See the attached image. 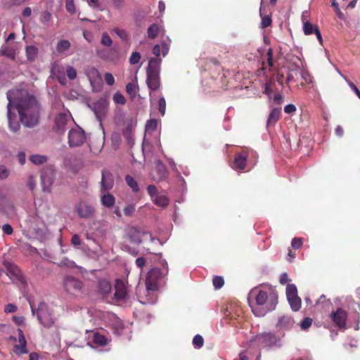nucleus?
Here are the masks:
<instances>
[{"instance_id": "obj_1", "label": "nucleus", "mask_w": 360, "mask_h": 360, "mask_svg": "<svg viewBox=\"0 0 360 360\" xmlns=\"http://www.w3.org/2000/svg\"><path fill=\"white\" fill-rule=\"evenodd\" d=\"M16 94L18 96L14 104L18 110L21 123L25 127L31 128L39 122V105L36 98L26 91H17L15 94L13 91H8L6 94L8 101L7 117L10 130L14 133L17 132L20 127L19 122L16 120V115L11 112L13 99L15 98Z\"/></svg>"}, {"instance_id": "obj_2", "label": "nucleus", "mask_w": 360, "mask_h": 360, "mask_svg": "<svg viewBox=\"0 0 360 360\" xmlns=\"http://www.w3.org/2000/svg\"><path fill=\"white\" fill-rule=\"evenodd\" d=\"M249 297L255 299L257 304L263 309V311L257 312L256 309H252L253 312L258 316H264L266 312L273 311L278 303L277 293L271 288H269L267 290L259 288L252 289Z\"/></svg>"}, {"instance_id": "obj_3", "label": "nucleus", "mask_w": 360, "mask_h": 360, "mask_svg": "<svg viewBox=\"0 0 360 360\" xmlns=\"http://www.w3.org/2000/svg\"><path fill=\"white\" fill-rule=\"evenodd\" d=\"M30 304L32 314L37 315L38 320L44 327L50 328L56 326L58 317L53 307H49L44 302H41L37 309H35L31 302H30Z\"/></svg>"}, {"instance_id": "obj_4", "label": "nucleus", "mask_w": 360, "mask_h": 360, "mask_svg": "<svg viewBox=\"0 0 360 360\" xmlns=\"http://www.w3.org/2000/svg\"><path fill=\"white\" fill-rule=\"evenodd\" d=\"M161 61L160 58H151L147 67L146 83L148 88L153 91L158 90L160 85V70Z\"/></svg>"}, {"instance_id": "obj_5", "label": "nucleus", "mask_w": 360, "mask_h": 360, "mask_svg": "<svg viewBox=\"0 0 360 360\" xmlns=\"http://www.w3.org/2000/svg\"><path fill=\"white\" fill-rule=\"evenodd\" d=\"M252 341L262 347L280 348L283 345L281 338L271 332L259 333L254 337Z\"/></svg>"}, {"instance_id": "obj_6", "label": "nucleus", "mask_w": 360, "mask_h": 360, "mask_svg": "<svg viewBox=\"0 0 360 360\" xmlns=\"http://www.w3.org/2000/svg\"><path fill=\"white\" fill-rule=\"evenodd\" d=\"M167 274V269L158 268L151 269L146 277V285L148 293L153 292L158 289L160 281Z\"/></svg>"}, {"instance_id": "obj_7", "label": "nucleus", "mask_w": 360, "mask_h": 360, "mask_svg": "<svg viewBox=\"0 0 360 360\" xmlns=\"http://www.w3.org/2000/svg\"><path fill=\"white\" fill-rule=\"evenodd\" d=\"M63 285L65 290L74 296H79L84 292V285L82 281L72 276H65Z\"/></svg>"}, {"instance_id": "obj_8", "label": "nucleus", "mask_w": 360, "mask_h": 360, "mask_svg": "<svg viewBox=\"0 0 360 360\" xmlns=\"http://www.w3.org/2000/svg\"><path fill=\"white\" fill-rule=\"evenodd\" d=\"M127 234L129 240L134 244H139L148 238L151 242H153L155 240L150 233L141 231L135 227L129 228Z\"/></svg>"}, {"instance_id": "obj_9", "label": "nucleus", "mask_w": 360, "mask_h": 360, "mask_svg": "<svg viewBox=\"0 0 360 360\" xmlns=\"http://www.w3.org/2000/svg\"><path fill=\"white\" fill-rule=\"evenodd\" d=\"M78 216L82 219L92 218L96 212L94 207L86 200H80L75 207Z\"/></svg>"}, {"instance_id": "obj_10", "label": "nucleus", "mask_w": 360, "mask_h": 360, "mask_svg": "<svg viewBox=\"0 0 360 360\" xmlns=\"http://www.w3.org/2000/svg\"><path fill=\"white\" fill-rule=\"evenodd\" d=\"M294 320L288 315H281L276 319L275 328L278 333H284L290 330L294 326ZM284 335V334H283Z\"/></svg>"}, {"instance_id": "obj_11", "label": "nucleus", "mask_w": 360, "mask_h": 360, "mask_svg": "<svg viewBox=\"0 0 360 360\" xmlns=\"http://www.w3.org/2000/svg\"><path fill=\"white\" fill-rule=\"evenodd\" d=\"M84 131L81 128L70 130L68 133V143L70 147L79 146L84 143Z\"/></svg>"}, {"instance_id": "obj_12", "label": "nucleus", "mask_w": 360, "mask_h": 360, "mask_svg": "<svg viewBox=\"0 0 360 360\" xmlns=\"http://www.w3.org/2000/svg\"><path fill=\"white\" fill-rule=\"evenodd\" d=\"M115 290V292L113 295L114 301L117 304L124 302L127 298V290L125 283L121 279H117Z\"/></svg>"}, {"instance_id": "obj_13", "label": "nucleus", "mask_w": 360, "mask_h": 360, "mask_svg": "<svg viewBox=\"0 0 360 360\" xmlns=\"http://www.w3.org/2000/svg\"><path fill=\"white\" fill-rule=\"evenodd\" d=\"M248 153L246 151L237 153L235 155L234 160L231 162V167L235 170H243L247 165Z\"/></svg>"}, {"instance_id": "obj_14", "label": "nucleus", "mask_w": 360, "mask_h": 360, "mask_svg": "<svg viewBox=\"0 0 360 360\" xmlns=\"http://www.w3.org/2000/svg\"><path fill=\"white\" fill-rule=\"evenodd\" d=\"M330 317L339 328H345L347 317L345 311L342 309H338L335 312L331 313Z\"/></svg>"}, {"instance_id": "obj_15", "label": "nucleus", "mask_w": 360, "mask_h": 360, "mask_svg": "<svg viewBox=\"0 0 360 360\" xmlns=\"http://www.w3.org/2000/svg\"><path fill=\"white\" fill-rule=\"evenodd\" d=\"M7 269V275L13 281L24 282V277L20 269L15 265L8 264L6 265Z\"/></svg>"}, {"instance_id": "obj_16", "label": "nucleus", "mask_w": 360, "mask_h": 360, "mask_svg": "<svg viewBox=\"0 0 360 360\" xmlns=\"http://www.w3.org/2000/svg\"><path fill=\"white\" fill-rule=\"evenodd\" d=\"M17 44L15 43L6 44L0 48V56H6L13 60L15 59Z\"/></svg>"}, {"instance_id": "obj_17", "label": "nucleus", "mask_w": 360, "mask_h": 360, "mask_svg": "<svg viewBox=\"0 0 360 360\" xmlns=\"http://www.w3.org/2000/svg\"><path fill=\"white\" fill-rule=\"evenodd\" d=\"M18 345L14 346V352L17 354H27V342L24 333L21 329H18Z\"/></svg>"}, {"instance_id": "obj_18", "label": "nucleus", "mask_w": 360, "mask_h": 360, "mask_svg": "<svg viewBox=\"0 0 360 360\" xmlns=\"http://www.w3.org/2000/svg\"><path fill=\"white\" fill-rule=\"evenodd\" d=\"M116 53L117 51L115 48L111 49L110 51H106L99 48L96 49L97 56L105 60H115L117 58Z\"/></svg>"}, {"instance_id": "obj_19", "label": "nucleus", "mask_w": 360, "mask_h": 360, "mask_svg": "<svg viewBox=\"0 0 360 360\" xmlns=\"http://www.w3.org/2000/svg\"><path fill=\"white\" fill-rule=\"evenodd\" d=\"M70 116L67 113H60L55 120V124L57 130L60 133L65 131V127L69 121Z\"/></svg>"}, {"instance_id": "obj_20", "label": "nucleus", "mask_w": 360, "mask_h": 360, "mask_svg": "<svg viewBox=\"0 0 360 360\" xmlns=\"http://www.w3.org/2000/svg\"><path fill=\"white\" fill-rule=\"evenodd\" d=\"M101 202L105 207L111 208L115 203V199L109 192H103L101 193Z\"/></svg>"}, {"instance_id": "obj_21", "label": "nucleus", "mask_w": 360, "mask_h": 360, "mask_svg": "<svg viewBox=\"0 0 360 360\" xmlns=\"http://www.w3.org/2000/svg\"><path fill=\"white\" fill-rule=\"evenodd\" d=\"M281 115V108H274L271 110L267 122L266 127H269L271 125H274L278 120L280 119Z\"/></svg>"}, {"instance_id": "obj_22", "label": "nucleus", "mask_w": 360, "mask_h": 360, "mask_svg": "<svg viewBox=\"0 0 360 360\" xmlns=\"http://www.w3.org/2000/svg\"><path fill=\"white\" fill-rule=\"evenodd\" d=\"M112 286L107 280H101L98 282V290L104 297H107L111 292Z\"/></svg>"}, {"instance_id": "obj_23", "label": "nucleus", "mask_w": 360, "mask_h": 360, "mask_svg": "<svg viewBox=\"0 0 360 360\" xmlns=\"http://www.w3.org/2000/svg\"><path fill=\"white\" fill-rule=\"evenodd\" d=\"M153 202L160 207H166L169 202L168 197L164 193H159L153 199Z\"/></svg>"}, {"instance_id": "obj_24", "label": "nucleus", "mask_w": 360, "mask_h": 360, "mask_svg": "<svg viewBox=\"0 0 360 360\" xmlns=\"http://www.w3.org/2000/svg\"><path fill=\"white\" fill-rule=\"evenodd\" d=\"M122 176L117 172H112L108 169L102 170L101 180H120Z\"/></svg>"}, {"instance_id": "obj_25", "label": "nucleus", "mask_w": 360, "mask_h": 360, "mask_svg": "<svg viewBox=\"0 0 360 360\" xmlns=\"http://www.w3.org/2000/svg\"><path fill=\"white\" fill-rule=\"evenodd\" d=\"M71 46L70 42L67 39H60L56 44V51L59 53H63L70 49Z\"/></svg>"}, {"instance_id": "obj_26", "label": "nucleus", "mask_w": 360, "mask_h": 360, "mask_svg": "<svg viewBox=\"0 0 360 360\" xmlns=\"http://www.w3.org/2000/svg\"><path fill=\"white\" fill-rule=\"evenodd\" d=\"M26 56L27 60L30 61H33L36 59L38 55V49L34 46H27L26 47Z\"/></svg>"}, {"instance_id": "obj_27", "label": "nucleus", "mask_w": 360, "mask_h": 360, "mask_svg": "<svg viewBox=\"0 0 360 360\" xmlns=\"http://www.w3.org/2000/svg\"><path fill=\"white\" fill-rule=\"evenodd\" d=\"M30 160L35 165H41L47 162L46 155L35 154L30 157Z\"/></svg>"}, {"instance_id": "obj_28", "label": "nucleus", "mask_w": 360, "mask_h": 360, "mask_svg": "<svg viewBox=\"0 0 360 360\" xmlns=\"http://www.w3.org/2000/svg\"><path fill=\"white\" fill-rule=\"evenodd\" d=\"M288 301L294 311H297L300 309L301 299L298 296L290 297Z\"/></svg>"}, {"instance_id": "obj_29", "label": "nucleus", "mask_w": 360, "mask_h": 360, "mask_svg": "<svg viewBox=\"0 0 360 360\" xmlns=\"http://www.w3.org/2000/svg\"><path fill=\"white\" fill-rule=\"evenodd\" d=\"M93 342L98 346H104L107 345L108 340L104 335L96 333L93 335Z\"/></svg>"}, {"instance_id": "obj_30", "label": "nucleus", "mask_w": 360, "mask_h": 360, "mask_svg": "<svg viewBox=\"0 0 360 360\" xmlns=\"http://www.w3.org/2000/svg\"><path fill=\"white\" fill-rule=\"evenodd\" d=\"M160 32V27L158 24H152L147 30L148 37L150 39H155L157 37Z\"/></svg>"}, {"instance_id": "obj_31", "label": "nucleus", "mask_w": 360, "mask_h": 360, "mask_svg": "<svg viewBox=\"0 0 360 360\" xmlns=\"http://www.w3.org/2000/svg\"><path fill=\"white\" fill-rule=\"evenodd\" d=\"M316 28H318L316 25H313L308 20H304L303 32L304 34L309 35L311 34L312 33H314Z\"/></svg>"}, {"instance_id": "obj_32", "label": "nucleus", "mask_w": 360, "mask_h": 360, "mask_svg": "<svg viewBox=\"0 0 360 360\" xmlns=\"http://www.w3.org/2000/svg\"><path fill=\"white\" fill-rule=\"evenodd\" d=\"M2 211L8 217H13L15 215V208L11 203H6L1 207Z\"/></svg>"}, {"instance_id": "obj_33", "label": "nucleus", "mask_w": 360, "mask_h": 360, "mask_svg": "<svg viewBox=\"0 0 360 360\" xmlns=\"http://www.w3.org/2000/svg\"><path fill=\"white\" fill-rule=\"evenodd\" d=\"M101 44L105 47H110L112 45V39L107 32H103L101 38Z\"/></svg>"}, {"instance_id": "obj_34", "label": "nucleus", "mask_w": 360, "mask_h": 360, "mask_svg": "<svg viewBox=\"0 0 360 360\" xmlns=\"http://www.w3.org/2000/svg\"><path fill=\"white\" fill-rule=\"evenodd\" d=\"M114 323H112V329L114 333H115L117 335H120L122 333L123 329L122 323L121 320L115 316H114Z\"/></svg>"}, {"instance_id": "obj_35", "label": "nucleus", "mask_w": 360, "mask_h": 360, "mask_svg": "<svg viewBox=\"0 0 360 360\" xmlns=\"http://www.w3.org/2000/svg\"><path fill=\"white\" fill-rule=\"evenodd\" d=\"M54 168L52 166L46 167L41 175V180H49L53 177Z\"/></svg>"}, {"instance_id": "obj_36", "label": "nucleus", "mask_w": 360, "mask_h": 360, "mask_svg": "<svg viewBox=\"0 0 360 360\" xmlns=\"http://www.w3.org/2000/svg\"><path fill=\"white\" fill-rule=\"evenodd\" d=\"M260 16L262 18V22H261V27L262 28H266L269 26H271L272 23L271 17L269 15H263L262 13V9L260 8Z\"/></svg>"}, {"instance_id": "obj_37", "label": "nucleus", "mask_w": 360, "mask_h": 360, "mask_svg": "<svg viewBox=\"0 0 360 360\" xmlns=\"http://www.w3.org/2000/svg\"><path fill=\"white\" fill-rule=\"evenodd\" d=\"M287 299L297 296V287L294 284H288L286 287Z\"/></svg>"}, {"instance_id": "obj_38", "label": "nucleus", "mask_w": 360, "mask_h": 360, "mask_svg": "<svg viewBox=\"0 0 360 360\" xmlns=\"http://www.w3.org/2000/svg\"><path fill=\"white\" fill-rule=\"evenodd\" d=\"M39 186L42 192L49 193L51 191L52 181H39Z\"/></svg>"}, {"instance_id": "obj_39", "label": "nucleus", "mask_w": 360, "mask_h": 360, "mask_svg": "<svg viewBox=\"0 0 360 360\" xmlns=\"http://www.w3.org/2000/svg\"><path fill=\"white\" fill-rule=\"evenodd\" d=\"M122 41L128 40V34L127 32L123 29L115 27L112 30Z\"/></svg>"}, {"instance_id": "obj_40", "label": "nucleus", "mask_w": 360, "mask_h": 360, "mask_svg": "<svg viewBox=\"0 0 360 360\" xmlns=\"http://www.w3.org/2000/svg\"><path fill=\"white\" fill-rule=\"evenodd\" d=\"M203 338L200 335H196L193 339V344L195 348H201L203 346Z\"/></svg>"}, {"instance_id": "obj_41", "label": "nucleus", "mask_w": 360, "mask_h": 360, "mask_svg": "<svg viewBox=\"0 0 360 360\" xmlns=\"http://www.w3.org/2000/svg\"><path fill=\"white\" fill-rule=\"evenodd\" d=\"M66 11L71 15L75 14L76 9L74 0H66L65 1Z\"/></svg>"}, {"instance_id": "obj_42", "label": "nucleus", "mask_w": 360, "mask_h": 360, "mask_svg": "<svg viewBox=\"0 0 360 360\" xmlns=\"http://www.w3.org/2000/svg\"><path fill=\"white\" fill-rule=\"evenodd\" d=\"M112 99L117 104L124 105L126 103L124 96L119 92H117L113 95Z\"/></svg>"}, {"instance_id": "obj_43", "label": "nucleus", "mask_w": 360, "mask_h": 360, "mask_svg": "<svg viewBox=\"0 0 360 360\" xmlns=\"http://www.w3.org/2000/svg\"><path fill=\"white\" fill-rule=\"evenodd\" d=\"M66 74L68 77L72 80L77 77V72L75 68L72 66H68L66 70Z\"/></svg>"}, {"instance_id": "obj_44", "label": "nucleus", "mask_w": 360, "mask_h": 360, "mask_svg": "<svg viewBox=\"0 0 360 360\" xmlns=\"http://www.w3.org/2000/svg\"><path fill=\"white\" fill-rule=\"evenodd\" d=\"M212 283L216 289H219L224 285V278L221 276H215L212 280Z\"/></svg>"}, {"instance_id": "obj_45", "label": "nucleus", "mask_w": 360, "mask_h": 360, "mask_svg": "<svg viewBox=\"0 0 360 360\" xmlns=\"http://www.w3.org/2000/svg\"><path fill=\"white\" fill-rule=\"evenodd\" d=\"M155 168L158 173L160 174L161 177L164 176L166 172V167L165 165L161 161H158L155 165Z\"/></svg>"}, {"instance_id": "obj_46", "label": "nucleus", "mask_w": 360, "mask_h": 360, "mask_svg": "<svg viewBox=\"0 0 360 360\" xmlns=\"http://www.w3.org/2000/svg\"><path fill=\"white\" fill-rule=\"evenodd\" d=\"M113 187V181H101V193L108 192Z\"/></svg>"}, {"instance_id": "obj_47", "label": "nucleus", "mask_w": 360, "mask_h": 360, "mask_svg": "<svg viewBox=\"0 0 360 360\" xmlns=\"http://www.w3.org/2000/svg\"><path fill=\"white\" fill-rule=\"evenodd\" d=\"M20 249L21 250V251L25 252H28L32 253V252H37V250L35 248L30 245L27 243H22L20 245Z\"/></svg>"}, {"instance_id": "obj_48", "label": "nucleus", "mask_w": 360, "mask_h": 360, "mask_svg": "<svg viewBox=\"0 0 360 360\" xmlns=\"http://www.w3.org/2000/svg\"><path fill=\"white\" fill-rule=\"evenodd\" d=\"M141 59V54L139 52H133L129 58V63L132 65L137 64Z\"/></svg>"}, {"instance_id": "obj_49", "label": "nucleus", "mask_w": 360, "mask_h": 360, "mask_svg": "<svg viewBox=\"0 0 360 360\" xmlns=\"http://www.w3.org/2000/svg\"><path fill=\"white\" fill-rule=\"evenodd\" d=\"M312 324V319L311 318H305L301 323H300V328L302 330H307Z\"/></svg>"}, {"instance_id": "obj_50", "label": "nucleus", "mask_w": 360, "mask_h": 360, "mask_svg": "<svg viewBox=\"0 0 360 360\" xmlns=\"http://www.w3.org/2000/svg\"><path fill=\"white\" fill-rule=\"evenodd\" d=\"M158 109L162 115L165 114L166 111V101L165 99L162 97L160 98L158 102Z\"/></svg>"}, {"instance_id": "obj_51", "label": "nucleus", "mask_w": 360, "mask_h": 360, "mask_svg": "<svg viewBox=\"0 0 360 360\" xmlns=\"http://www.w3.org/2000/svg\"><path fill=\"white\" fill-rule=\"evenodd\" d=\"M291 245L293 249L297 250L302 245V239L300 238H295L292 240Z\"/></svg>"}, {"instance_id": "obj_52", "label": "nucleus", "mask_w": 360, "mask_h": 360, "mask_svg": "<svg viewBox=\"0 0 360 360\" xmlns=\"http://www.w3.org/2000/svg\"><path fill=\"white\" fill-rule=\"evenodd\" d=\"M301 77L306 84H311L313 82L312 77L307 71H302Z\"/></svg>"}, {"instance_id": "obj_53", "label": "nucleus", "mask_w": 360, "mask_h": 360, "mask_svg": "<svg viewBox=\"0 0 360 360\" xmlns=\"http://www.w3.org/2000/svg\"><path fill=\"white\" fill-rule=\"evenodd\" d=\"M60 265L70 267V268H73V267L76 266L75 263L73 261L70 260L68 258H63L60 261Z\"/></svg>"}, {"instance_id": "obj_54", "label": "nucleus", "mask_w": 360, "mask_h": 360, "mask_svg": "<svg viewBox=\"0 0 360 360\" xmlns=\"http://www.w3.org/2000/svg\"><path fill=\"white\" fill-rule=\"evenodd\" d=\"M267 64L270 68H272L274 66V62H273V50L272 49L269 48L267 50Z\"/></svg>"}, {"instance_id": "obj_55", "label": "nucleus", "mask_w": 360, "mask_h": 360, "mask_svg": "<svg viewBox=\"0 0 360 360\" xmlns=\"http://www.w3.org/2000/svg\"><path fill=\"white\" fill-rule=\"evenodd\" d=\"M105 81V82L110 85L112 86L115 83V79L113 75L110 72H106L104 75Z\"/></svg>"}, {"instance_id": "obj_56", "label": "nucleus", "mask_w": 360, "mask_h": 360, "mask_svg": "<svg viewBox=\"0 0 360 360\" xmlns=\"http://www.w3.org/2000/svg\"><path fill=\"white\" fill-rule=\"evenodd\" d=\"M147 190H148V192L149 193V195H150L152 200L155 198V196L157 195H158L159 193L157 192V188L155 186H153V185H150L148 186L147 188Z\"/></svg>"}, {"instance_id": "obj_57", "label": "nucleus", "mask_w": 360, "mask_h": 360, "mask_svg": "<svg viewBox=\"0 0 360 360\" xmlns=\"http://www.w3.org/2000/svg\"><path fill=\"white\" fill-rule=\"evenodd\" d=\"M135 210L134 205H129L124 209V213L126 216H130L133 214Z\"/></svg>"}, {"instance_id": "obj_58", "label": "nucleus", "mask_w": 360, "mask_h": 360, "mask_svg": "<svg viewBox=\"0 0 360 360\" xmlns=\"http://www.w3.org/2000/svg\"><path fill=\"white\" fill-rule=\"evenodd\" d=\"M17 307L13 304H8L4 307V312L5 313H13L16 311Z\"/></svg>"}, {"instance_id": "obj_59", "label": "nucleus", "mask_w": 360, "mask_h": 360, "mask_svg": "<svg viewBox=\"0 0 360 360\" xmlns=\"http://www.w3.org/2000/svg\"><path fill=\"white\" fill-rule=\"evenodd\" d=\"M8 170L5 166L0 165V179H6L8 176Z\"/></svg>"}, {"instance_id": "obj_60", "label": "nucleus", "mask_w": 360, "mask_h": 360, "mask_svg": "<svg viewBox=\"0 0 360 360\" xmlns=\"http://www.w3.org/2000/svg\"><path fill=\"white\" fill-rule=\"evenodd\" d=\"M297 108L293 104H288L284 107V112L287 114H291L296 111Z\"/></svg>"}, {"instance_id": "obj_61", "label": "nucleus", "mask_w": 360, "mask_h": 360, "mask_svg": "<svg viewBox=\"0 0 360 360\" xmlns=\"http://www.w3.org/2000/svg\"><path fill=\"white\" fill-rule=\"evenodd\" d=\"M71 243L75 247H78L79 245H80L82 244V241L78 235L75 234L72 236V237L71 238Z\"/></svg>"}, {"instance_id": "obj_62", "label": "nucleus", "mask_w": 360, "mask_h": 360, "mask_svg": "<svg viewBox=\"0 0 360 360\" xmlns=\"http://www.w3.org/2000/svg\"><path fill=\"white\" fill-rule=\"evenodd\" d=\"M2 231L4 234L11 235L13 233V228L8 224H5L2 226Z\"/></svg>"}, {"instance_id": "obj_63", "label": "nucleus", "mask_w": 360, "mask_h": 360, "mask_svg": "<svg viewBox=\"0 0 360 360\" xmlns=\"http://www.w3.org/2000/svg\"><path fill=\"white\" fill-rule=\"evenodd\" d=\"M17 158H18L19 163L21 165H23L25 163L26 155L24 152H22V151L19 152L17 155Z\"/></svg>"}, {"instance_id": "obj_64", "label": "nucleus", "mask_w": 360, "mask_h": 360, "mask_svg": "<svg viewBox=\"0 0 360 360\" xmlns=\"http://www.w3.org/2000/svg\"><path fill=\"white\" fill-rule=\"evenodd\" d=\"M83 37L89 43H91L93 41L94 37L91 32L84 31Z\"/></svg>"}]
</instances>
